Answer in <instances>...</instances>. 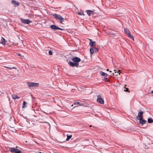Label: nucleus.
Listing matches in <instances>:
<instances>
[{"instance_id":"obj_1","label":"nucleus","mask_w":153,"mask_h":153,"mask_svg":"<svg viewBox=\"0 0 153 153\" xmlns=\"http://www.w3.org/2000/svg\"><path fill=\"white\" fill-rule=\"evenodd\" d=\"M72 60L73 62L69 61L68 62V64L72 67H78L79 66V62L81 61V59L76 57L73 58L72 59Z\"/></svg>"},{"instance_id":"obj_2","label":"nucleus","mask_w":153,"mask_h":153,"mask_svg":"<svg viewBox=\"0 0 153 153\" xmlns=\"http://www.w3.org/2000/svg\"><path fill=\"white\" fill-rule=\"evenodd\" d=\"M38 83L29 82H27V85L30 89L36 87H38Z\"/></svg>"},{"instance_id":"obj_3","label":"nucleus","mask_w":153,"mask_h":153,"mask_svg":"<svg viewBox=\"0 0 153 153\" xmlns=\"http://www.w3.org/2000/svg\"><path fill=\"white\" fill-rule=\"evenodd\" d=\"M53 16L55 18L59 20L61 23H62V22L64 21V19L60 15L56 14H54Z\"/></svg>"},{"instance_id":"obj_4","label":"nucleus","mask_w":153,"mask_h":153,"mask_svg":"<svg viewBox=\"0 0 153 153\" xmlns=\"http://www.w3.org/2000/svg\"><path fill=\"white\" fill-rule=\"evenodd\" d=\"M10 152L13 153V152H14V153H22V151L20 150L15 148L11 147L10 148Z\"/></svg>"},{"instance_id":"obj_5","label":"nucleus","mask_w":153,"mask_h":153,"mask_svg":"<svg viewBox=\"0 0 153 153\" xmlns=\"http://www.w3.org/2000/svg\"><path fill=\"white\" fill-rule=\"evenodd\" d=\"M97 102L101 104H104V100L101 96H97Z\"/></svg>"},{"instance_id":"obj_6","label":"nucleus","mask_w":153,"mask_h":153,"mask_svg":"<svg viewBox=\"0 0 153 153\" xmlns=\"http://www.w3.org/2000/svg\"><path fill=\"white\" fill-rule=\"evenodd\" d=\"M20 20L22 23H24L25 24H29L30 22H32L30 21L29 19H21Z\"/></svg>"},{"instance_id":"obj_7","label":"nucleus","mask_w":153,"mask_h":153,"mask_svg":"<svg viewBox=\"0 0 153 153\" xmlns=\"http://www.w3.org/2000/svg\"><path fill=\"white\" fill-rule=\"evenodd\" d=\"M50 27L52 29H53L54 30H63V29L59 28L58 27H57L55 25H52L50 26Z\"/></svg>"},{"instance_id":"obj_8","label":"nucleus","mask_w":153,"mask_h":153,"mask_svg":"<svg viewBox=\"0 0 153 153\" xmlns=\"http://www.w3.org/2000/svg\"><path fill=\"white\" fill-rule=\"evenodd\" d=\"M90 41L89 45L91 46V47H93L96 46V42L95 41H93L91 39H89Z\"/></svg>"},{"instance_id":"obj_9","label":"nucleus","mask_w":153,"mask_h":153,"mask_svg":"<svg viewBox=\"0 0 153 153\" xmlns=\"http://www.w3.org/2000/svg\"><path fill=\"white\" fill-rule=\"evenodd\" d=\"M11 3L13 4L14 6L16 7L17 6L19 5V3L18 1L14 0H12L11 1Z\"/></svg>"},{"instance_id":"obj_10","label":"nucleus","mask_w":153,"mask_h":153,"mask_svg":"<svg viewBox=\"0 0 153 153\" xmlns=\"http://www.w3.org/2000/svg\"><path fill=\"white\" fill-rule=\"evenodd\" d=\"M143 113V112L142 111H140L138 113V115L137 117V118L138 120V119H139V118H143L142 115Z\"/></svg>"},{"instance_id":"obj_11","label":"nucleus","mask_w":153,"mask_h":153,"mask_svg":"<svg viewBox=\"0 0 153 153\" xmlns=\"http://www.w3.org/2000/svg\"><path fill=\"white\" fill-rule=\"evenodd\" d=\"M125 33L127 34L128 36H130V32L128 29L127 28H125L124 29Z\"/></svg>"},{"instance_id":"obj_12","label":"nucleus","mask_w":153,"mask_h":153,"mask_svg":"<svg viewBox=\"0 0 153 153\" xmlns=\"http://www.w3.org/2000/svg\"><path fill=\"white\" fill-rule=\"evenodd\" d=\"M138 120H140V123L142 124V125L144 124L146 122V120L143 119V118H141L138 119Z\"/></svg>"},{"instance_id":"obj_13","label":"nucleus","mask_w":153,"mask_h":153,"mask_svg":"<svg viewBox=\"0 0 153 153\" xmlns=\"http://www.w3.org/2000/svg\"><path fill=\"white\" fill-rule=\"evenodd\" d=\"M100 74L101 75L105 76H108V74H107L105 73L102 71H100Z\"/></svg>"},{"instance_id":"obj_14","label":"nucleus","mask_w":153,"mask_h":153,"mask_svg":"<svg viewBox=\"0 0 153 153\" xmlns=\"http://www.w3.org/2000/svg\"><path fill=\"white\" fill-rule=\"evenodd\" d=\"M86 12L89 16H90L93 13L92 11L90 10H87Z\"/></svg>"},{"instance_id":"obj_15","label":"nucleus","mask_w":153,"mask_h":153,"mask_svg":"<svg viewBox=\"0 0 153 153\" xmlns=\"http://www.w3.org/2000/svg\"><path fill=\"white\" fill-rule=\"evenodd\" d=\"M67 138L66 139V141H68L72 137V135H68L67 134Z\"/></svg>"},{"instance_id":"obj_16","label":"nucleus","mask_w":153,"mask_h":153,"mask_svg":"<svg viewBox=\"0 0 153 153\" xmlns=\"http://www.w3.org/2000/svg\"><path fill=\"white\" fill-rule=\"evenodd\" d=\"M1 43L3 45H4L5 44V39L3 37H1Z\"/></svg>"},{"instance_id":"obj_17","label":"nucleus","mask_w":153,"mask_h":153,"mask_svg":"<svg viewBox=\"0 0 153 153\" xmlns=\"http://www.w3.org/2000/svg\"><path fill=\"white\" fill-rule=\"evenodd\" d=\"M148 122L149 123H152L153 122V120L151 118H149L148 119Z\"/></svg>"},{"instance_id":"obj_18","label":"nucleus","mask_w":153,"mask_h":153,"mask_svg":"<svg viewBox=\"0 0 153 153\" xmlns=\"http://www.w3.org/2000/svg\"><path fill=\"white\" fill-rule=\"evenodd\" d=\"M26 107H27V106H26V102L25 101H24L23 102V104L22 105V108H25Z\"/></svg>"},{"instance_id":"obj_19","label":"nucleus","mask_w":153,"mask_h":153,"mask_svg":"<svg viewBox=\"0 0 153 153\" xmlns=\"http://www.w3.org/2000/svg\"><path fill=\"white\" fill-rule=\"evenodd\" d=\"M114 71H115V72H114V73H113V74H115L116 76H118V74H119V75L120 74V73L118 72H116V70H114Z\"/></svg>"},{"instance_id":"obj_20","label":"nucleus","mask_w":153,"mask_h":153,"mask_svg":"<svg viewBox=\"0 0 153 153\" xmlns=\"http://www.w3.org/2000/svg\"><path fill=\"white\" fill-rule=\"evenodd\" d=\"M12 99L16 100L17 99H19V97L18 96H11Z\"/></svg>"},{"instance_id":"obj_21","label":"nucleus","mask_w":153,"mask_h":153,"mask_svg":"<svg viewBox=\"0 0 153 153\" xmlns=\"http://www.w3.org/2000/svg\"><path fill=\"white\" fill-rule=\"evenodd\" d=\"M90 52L91 54L94 53V50L93 49L91 48L90 49Z\"/></svg>"},{"instance_id":"obj_22","label":"nucleus","mask_w":153,"mask_h":153,"mask_svg":"<svg viewBox=\"0 0 153 153\" xmlns=\"http://www.w3.org/2000/svg\"><path fill=\"white\" fill-rule=\"evenodd\" d=\"M17 55L18 56L21 57V59H23L24 58V56H22L20 54L18 53Z\"/></svg>"},{"instance_id":"obj_23","label":"nucleus","mask_w":153,"mask_h":153,"mask_svg":"<svg viewBox=\"0 0 153 153\" xmlns=\"http://www.w3.org/2000/svg\"><path fill=\"white\" fill-rule=\"evenodd\" d=\"M78 14L80 15H84V13L82 12H79Z\"/></svg>"},{"instance_id":"obj_24","label":"nucleus","mask_w":153,"mask_h":153,"mask_svg":"<svg viewBox=\"0 0 153 153\" xmlns=\"http://www.w3.org/2000/svg\"><path fill=\"white\" fill-rule=\"evenodd\" d=\"M7 68L9 69H16V67H13V68H10V67H7Z\"/></svg>"},{"instance_id":"obj_25","label":"nucleus","mask_w":153,"mask_h":153,"mask_svg":"<svg viewBox=\"0 0 153 153\" xmlns=\"http://www.w3.org/2000/svg\"><path fill=\"white\" fill-rule=\"evenodd\" d=\"M93 49L94 50V52H97L98 51V48H95Z\"/></svg>"},{"instance_id":"obj_26","label":"nucleus","mask_w":153,"mask_h":153,"mask_svg":"<svg viewBox=\"0 0 153 153\" xmlns=\"http://www.w3.org/2000/svg\"><path fill=\"white\" fill-rule=\"evenodd\" d=\"M44 123H46L47 124V125H48V126H49V127H50V125L48 122H45Z\"/></svg>"},{"instance_id":"obj_27","label":"nucleus","mask_w":153,"mask_h":153,"mask_svg":"<svg viewBox=\"0 0 153 153\" xmlns=\"http://www.w3.org/2000/svg\"><path fill=\"white\" fill-rule=\"evenodd\" d=\"M79 104V105H80L79 104V102H74V105H76V104Z\"/></svg>"},{"instance_id":"obj_28","label":"nucleus","mask_w":153,"mask_h":153,"mask_svg":"<svg viewBox=\"0 0 153 153\" xmlns=\"http://www.w3.org/2000/svg\"><path fill=\"white\" fill-rule=\"evenodd\" d=\"M133 40V41H134V37H133V36L131 35H130V36H129Z\"/></svg>"},{"instance_id":"obj_29","label":"nucleus","mask_w":153,"mask_h":153,"mask_svg":"<svg viewBox=\"0 0 153 153\" xmlns=\"http://www.w3.org/2000/svg\"><path fill=\"white\" fill-rule=\"evenodd\" d=\"M49 54L50 55H52V53L51 51H49Z\"/></svg>"},{"instance_id":"obj_30","label":"nucleus","mask_w":153,"mask_h":153,"mask_svg":"<svg viewBox=\"0 0 153 153\" xmlns=\"http://www.w3.org/2000/svg\"><path fill=\"white\" fill-rule=\"evenodd\" d=\"M128 88L125 87L124 91H128Z\"/></svg>"},{"instance_id":"obj_31","label":"nucleus","mask_w":153,"mask_h":153,"mask_svg":"<svg viewBox=\"0 0 153 153\" xmlns=\"http://www.w3.org/2000/svg\"><path fill=\"white\" fill-rule=\"evenodd\" d=\"M104 80H105L106 82H108L109 81L108 79L106 78H104Z\"/></svg>"},{"instance_id":"obj_32","label":"nucleus","mask_w":153,"mask_h":153,"mask_svg":"<svg viewBox=\"0 0 153 153\" xmlns=\"http://www.w3.org/2000/svg\"><path fill=\"white\" fill-rule=\"evenodd\" d=\"M151 93L152 94H153V91H151Z\"/></svg>"},{"instance_id":"obj_33","label":"nucleus","mask_w":153,"mask_h":153,"mask_svg":"<svg viewBox=\"0 0 153 153\" xmlns=\"http://www.w3.org/2000/svg\"><path fill=\"white\" fill-rule=\"evenodd\" d=\"M107 71H109V69H107Z\"/></svg>"},{"instance_id":"obj_34","label":"nucleus","mask_w":153,"mask_h":153,"mask_svg":"<svg viewBox=\"0 0 153 153\" xmlns=\"http://www.w3.org/2000/svg\"><path fill=\"white\" fill-rule=\"evenodd\" d=\"M7 97L8 98V99H9V100H10V98H9V97H8V96Z\"/></svg>"},{"instance_id":"obj_35","label":"nucleus","mask_w":153,"mask_h":153,"mask_svg":"<svg viewBox=\"0 0 153 153\" xmlns=\"http://www.w3.org/2000/svg\"><path fill=\"white\" fill-rule=\"evenodd\" d=\"M39 153H43V152H39Z\"/></svg>"},{"instance_id":"obj_36","label":"nucleus","mask_w":153,"mask_h":153,"mask_svg":"<svg viewBox=\"0 0 153 153\" xmlns=\"http://www.w3.org/2000/svg\"><path fill=\"white\" fill-rule=\"evenodd\" d=\"M118 71H119V72L120 71V70H119Z\"/></svg>"},{"instance_id":"obj_37","label":"nucleus","mask_w":153,"mask_h":153,"mask_svg":"<svg viewBox=\"0 0 153 153\" xmlns=\"http://www.w3.org/2000/svg\"><path fill=\"white\" fill-rule=\"evenodd\" d=\"M110 72H111V71H110Z\"/></svg>"},{"instance_id":"obj_38","label":"nucleus","mask_w":153,"mask_h":153,"mask_svg":"<svg viewBox=\"0 0 153 153\" xmlns=\"http://www.w3.org/2000/svg\"><path fill=\"white\" fill-rule=\"evenodd\" d=\"M30 95L31 96H32V95L31 94H30Z\"/></svg>"},{"instance_id":"obj_39","label":"nucleus","mask_w":153,"mask_h":153,"mask_svg":"<svg viewBox=\"0 0 153 153\" xmlns=\"http://www.w3.org/2000/svg\"><path fill=\"white\" fill-rule=\"evenodd\" d=\"M25 142H26V143H27V141H26Z\"/></svg>"},{"instance_id":"obj_40","label":"nucleus","mask_w":153,"mask_h":153,"mask_svg":"<svg viewBox=\"0 0 153 153\" xmlns=\"http://www.w3.org/2000/svg\"><path fill=\"white\" fill-rule=\"evenodd\" d=\"M71 106H73V105H72Z\"/></svg>"}]
</instances>
